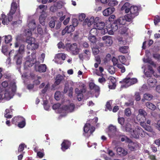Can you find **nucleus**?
Here are the masks:
<instances>
[{"instance_id": "cd10ccee", "label": "nucleus", "mask_w": 160, "mask_h": 160, "mask_svg": "<svg viewBox=\"0 0 160 160\" xmlns=\"http://www.w3.org/2000/svg\"><path fill=\"white\" fill-rule=\"evenodd\" d=\"M117 153L119 155L125 156L127 154V151L126 150L121 147H118L117 149Z\"/></svg>"}, {"instance_id": "b1692460", "label": "nucleus", "mask_w": 160, "mask_h": 160, "mask_svg": "<svg viewBox=\"0 0 160 160\" xmlns=\"http://www.w3.org/2000/svg\"><path fill=\"white\" fill-rule=\"evenodd\" d=\"M130 4L128 2L125 3L121 7V10L122 12H124L126 13H129L130 9Z\"/></svg>"}, {"instance_id": "4be33fe9", "label": "nucleus", "mask_w": 160, "mask_h": 160, "mask_svg": "<svg viewBox=\"0 0 160 160\" xmlns=\"http://www.w3.org/2000/svg\"><path fill=\"white\" fill-rule=\"evenodd\" d=\"M83 90V89L79 90L78 88H76L75 89V92L77 95L78 99L79 101H81L83 98L82 92Z\"/></svg>"}, {"instance_id": "f704fd0d", "label": "nucleus", "mask_w": 160, "mask_h": 160, "mask_svg": "<svg viewBox=\"0 0 160 160\" xmlns=\"http://www.w3.org/2000/svg\"><path fill=\"white\" fill-rule=\"evenodd\" d=\"M12 107H10V109H6L5 111V117L7 118H10L12 117V116L10 114L11 112H12V109L11 108Z\"/></svg>"}, {"instance_id": "ea45409f", "label": "nucleus", "mask_w": 160, "mask_h": 160, "mask_svg": "<svg viewBox=\"0 0 160 160\" xmlns=\"http://www.w3.org/2000/svg\"><path fill=\"white\" fill-rule=\"evenodd\" d=\"M152 96L149 93H146L143 95V99H142V101H144L143 99L146 100H150L152 98Z\"/></svg>"}, {"instance_id": "aec40b11", "label": "nucleus", "mask_w": 160, "mask_h": 160, "mask_svg": "<svg viewBox=\"0 0 160 160\" xmlns=\"http://www.w3.org/2000/svg\"><path fill=\"white\" fill-rule=\"evenodd\" d=\"M47 66L45 64H41L39 66H36L35 67V70L40 72H45Z\"/></svg>"}, {"instance_id": "f257e3e1", "label": "nucleus", "mask_w": 160, "mask_h": 160, "mask_svg": "<svg viewBox=\"0 0 160 160\" xmlns=\"http://www.w3.org/2000/svg\"><path fill=\"white\" fill-rule=\"evenodd\" d=\"M125 130L128 132H130L131 136L134 138H138L140 136L142 137L145 136V133L140 127H137L135 130L132 131V126L130 124L126 123L125 126Z\"/></svg>"}, {"instance_id": "5701e85b", "label": "nucleus", "mask_w": 160, "mask_h": 160, "mask_svg": "<svg viewBox=\"0 0 160 160\" xmlns=\"http://www.w3.org/2000/svg\"><path fill=\"white\" fill-rule=\"evenodd\" d=\"M115 8H109L103 12V15L105 16H108L112 14L114 11Z\"/></svg>"}, {"instance_id": "bb28decb", "label": "nucleus", "mask_w": 160, "mask_h": 160, "mask_svg": "<svg viewBox=\"0 0 160 160\" xmlns=\"http://www.w3.org/2000/svg\"><path fill=\"white\" fill-rule=\"evenodd\" d=\"M65 76L63 75V76L61 75L60 74L58 75L56 78V81L54 83L55 85H58L64 79Z\"/></svg>"}, {"instance_id": "20e7f679", "label": "nucleus", "mask_w": 160, "mask_h": 160, "mask_svg": "<svg viewBox=\"0 0 160 160\" xmlns=\"http://www.w3.org/2000/svg\"><path fill=\"white\" fill-rule=\"evenodd\" d=\"M139 8L136 6H132L130 7L129 13L126 15V16L128 18V20L129 22H131L139 14Z\"/></svg>"}, {"instance_id": "8fccbe9b", "label": "nucleus", "mask_w": 160, "mask_h": 160, "mask_svg": "<svg viewBox=\"0 0 160 160\" xmlns=\"http://www.w3.org/2000/svg\"><path fill=\"white\" fill-rule=\"evenodd\" d=\"M118 2L115 0H110L108 5L109 6L113 7L118 4Z\"/></svg>"}, {"instance_id": "1a4fd4ad", "label": "nucleus", "mask_w": 160, "mask_h": 160, "mask_svg": "<svg viewBox=\"0 0 160 160\" xmlns=\"http://www.w3.org/2000/svg\"><path fill=\"white\" fill-rule=\"evenodd\" d=\"M132 73H130L128 75L127 77L123 80V82L125 83L123 86L127 88L132 85L135 84L137 82V80L136 78H131L129 77L130 75H132Z\"/></svg>"}, {"instance_id": "423d86ee", "label": "nucleus", "mask_w": 160, "mask_h": 160, "mask_svg": "<svg viewBox=\"0 0 160 160\" xmlns=\"http://www.w3.org/2000/svg\"><path fill=\"white\" fill-rule=\"evenodd\" d=\"M111 28H109L107 29L105 28L104 30H102V34L104 35L108 33L110 35H113L114 32L116 31L120 27L117 21L115 20L110 26Z\"/></svg>"}, {"instance_id": "0e129e2a", "label": "nucleus", "mask_w": 160, "mask_h": 160, "mask_svg": "<svg viewBox=\"0 0 160 160\" xmlns=\"http://www.w3.org/2000/svg\"><path fill=\"white\" fill-rule=\"evenodd\" d=\"M37 31L38 33L42 35L43 33V30L40 25H38L37 26Z\"/></svg>"}, {"instance_id": "0eeeda50", "label": "nucleus", "mask_w": 160, "mask_h": 160, "mask_svg": "<svg viewBox=\"0 0 160 160\" xmlns=\"http://www.w3.org/2000/svg\"><path fill=\"white\" fill-rule=\"evenodd\" d=\"M26 42L28 43L27 48L28 49L35 50L38 47V43L36 42L35 39L32 37L26 39Z\"/></svg>"}, {"instance_id": "4c0bfd02", "label": "nucleus", "mask_w": 160, "mask_h": 160, "mask_svg": "<svg viewBox=\"0 0 160 160\" xmlns=\"http://www.w3.org/2000/svg\"><path fill=\"white\" fill-rule=\"evenodd\" d=\"M39 22L42 25L44 26L45 23V17L44 14H41L39 18Z\"/></svg>"}, {"instance_id": "473e14b6", "label": "nucleus", "mask_w": 160, "mask_h": 160, "mask_svg": "<svg viewBox=\"0 0 160 160\" xmlns=\"http://www.w3.org/2000/svg\"><path fill=\"white\" fill-rule=\"evenodd\" d=\"M145 70H144V72L145 75L147 77H150L153 73V70H152V68L150 66H148V71H147L146 72H145Z\"/></svg>"}, {"instance_id": "864d4df0", "label": "nucleus", "mask_w": 160, "mask_h": 160, "mask_svg": "<svg viewBox=\"0 0 160 160\" xmlns=\"http://www.w3.org/2000/svg\"><path fill=\"white\" fill-rule=\"evenodd\" d=\"M50 86V85L49 84H47L45 86V87L41 91V93H40V95L42 97L43 95V94H45L46 92L47 91L48 89V88Z\"/></svg>"}, {"instance_id": "13d9d810", "label": "nucleus", "mask_w": 160, "mask_h": 160, "mask_svg": "<svg viewBox=\"0 0 160 160\" xmlns=\"http://www.w3.org/2000/svg\"><path fill=\"white\" fill-rule=\"evenodd\" d=\"M25 145L24 144H21L19 145L18 152H17V154H18L19 152H21L23 151L24 149Z\"/></svg>"}, {"instance_id": "f03ea898", "label": "nucleus", "mask_w": 160, "mask_h": 160, "mask_svg": "<svg viewBox=\"0 0 160 160\" xmlns=\"http://www.w3.org/2000/svg\"><path fill=\"white\" fill-rule=\"evenodd\" d=\"M17 8V3L14 0L11 4V10L8 15V18L4 14H2L0 18V20L2 21V23L4 25H8L9 22L12 20V15L14 13Z\"/></svg>"}, {"instance_id": "6ab92c4d", "label": "nucleus", "mask_w": 160, "mask_h": 160, "mask_svg": "<svg viewBox=\"0 0 160 160\" xmlns=\"http://www.w3.org/2000/svg\"><path fill=\"white\" fill-rule=\"evenodd\" d=\"M52 108L55 110L56 112L57 113H61L64 112V108L62 106H61L59 103L54 104L52 106Z\"/></svg>"}, {"instance_id": "de8ad7c7", "label": "nucleus", "mask_w": 160, "mask_h": 160, "mask_svg": "<svg viewBox=\"0 0 160 160\" xmlns=\"http://www.w3.org/2000/svg\"><path fill=\"white\" fill-rule=\"evenodd\" d=\"M128 47L127 46L122 47L119 48L120 51L122 53H126L128 52Z\"/></svg>"}, {"instance_id": "680f3d73", "label": "nucleus", "mask_w": 160, "mask_h": 160, "mask_svg": "<svg viewBox=\"0 0 160 160\" xmlns=\"http://www.w3.org/2000/svg\"><path fill=\"white\" fill-rule=\"evenodd\" d=\"M154 24L156 25L160 22V17L158 16H156L155 17L154 20Z\"/></svg>"}, {"instance_id": "412c9836", "label": "nucleus", "mask_w": 160, "mask_h": 160, "mask_svg": "<svg viewBox=\"0 0 160 160\" xmlns=\"http://www.w3.org/2000/svg\"><path fill=\"white\" fill-rule=\"evenodd\" d=\"M128 143V148L131 151H134L139 147L138 144L136 142H132L130 140V141H129Z\"/></svg>"}, {"instance_id": "f8f14e48", "label": "nucleus", "mask_w": 160, "mask_h": 160, "mask_svg": "<svg viewBox=\"0 0 160 160\" xmlns=\"http://www.w3.org/2000/svg\"><path fill=\"white\" fill-rule=\"evenodd\" d=\"M99 18L97 17L95 18V23H94V27H95L98 30H101L102 33V30L105 28V24L103 22H100L99 20Z\"/></svg>"}, {"instance_id": "2f4dec72", "label": "nucleus", "mask_w": 160, "mask_h": 160, "mask_svg": "<svg viewBox=\"0 0 160 160\" xmlns=\"http://www.w3.org/2000/svg\"><path fill=\"white\" fill-rule=\"evenodd\" d=\"M140 124L145 130L149 132L152 131V128L150 126L146 125L145 121L140 123Z\"/></svg>"}, {"instance_id": "bf43d9fd", "label": "nucleus", "mask_w": 160, "mask_h": 160, "mask_svg": "<svg viewBox=\"0 0 160 160\" xmlns=\"http://www.w3.org/2000/svg\"><path fill=\"white\" fill-rule=\"evenodd\" d=\"M124 113L125 115L128 117L130 116L131 115V110L129 108H126L125 110Z\"/></svg>"}, {"instance_id": "c85d7f7f", "label": "nucleus", "mask_w": 160, "mask_h": 160, "mask_svg": "<svg viewBox=\"0 0 160 160\" xmlns=\"http://www.w3.org/2000/svg\"><path fill=\"white\" fill-rule=\"evenodd\" d=\"M157 80L154 78H149L148 80V85L151 87H154L157 83Z\"/></svg>"}, {"instance_id": "e433bc0d", "label": "nucleus", "mask_w": 160, "mask_h": 160, "mask_svg": "<svg viewBox=\"0 0 160 160\" xmlns=\"http://www.w3.org/2000/svg\"><path fill=\"white\" fill-rule=\"evenodd\" d=\"M47 6L44 5H40L38 6L37 8V10L38 12L42 13L45 11L46 10Z\"/></svg>"}, {"instance_id": "338daca9", "label": "nucleus", "mask_w": 160, "mask_h": 160, "mask_svg": "<svg viewBox=\"0 0 160 160\" xmlns=\"http://www.w3.org/2000/svg\"><path fill=\"white\" fill-rule=\"evenodd\" d=\"M118 123L122 126L124 123V119L123 118H120L119 117L118 118Z\"/></svg>"}, {"instance_id": "4d7b16f0", "label": "nucleus", "mask_w": 160, "mask_h": 160, "mask_svg": "<svg viewBox=\"0 0 160 160\" xmlns=\"http://www.w3.org/2000/svg\"><path fill=\"white\" fill-rule=\"evenodd\" d=\"M8 48L7 46L3 45L2 46V52L5 55L8 54Z\"/></svg>"}, {"instance_id": "79ce46f5", "label": "nucleus", "mask_w": 160, "mask_h": 160, "mask_svg": "<svg viewBox=\"0 0 160 160\" xmlns=\"http://www.w3.org/2000/svg\"><path fill=\"white\" fill-rule=\"evenodd\" d=\"M84 53L86 54L84 56V58H85L86 60H88L90 56V52L88 49L83 51Z\"/></svg>"}, {"instance_id": "c03bdc74", "label": "nucleus", "mask_w": 160, "mask_h": 160, "mask_svg": "<svg viewBox=\"0 0 160 160\" xmlns=\"http://www.w3.org/2000/svg\"><path fill=\"white\" fill-rule=\"evenodd\" d=\"M4 37L5 43H9L12 41V36L10 35L5 36Z\"/></svg>"}, {"instance_id": "393cba45", "label": "nucleus", "mask_w": 160, "mask_h": 160, "mask_svg": "<svg viewBox=\"0 0 160 160\" xmlns=\"http://www.w3.org/2000/svg\"><path fill=\"white\" fill-rule=\"evenodd\" d=\"M71 143L68 140H64L62 144V149L63 151H65L68 149L70 147Z\"/></svg>"}, {"instance_id": "37998d69", "label": "nucleus", "mask_w": 160, "mask_h": 160, "mask_svg": "<svg viewBox=\"0 0 160 160\" xmlns=\"http://www.w3.org/2000/svg\"><path fill=\"white\" fill-rule=\"evenodd\" d=\"M143 61L145 63H148L154 66H155V65L153 61H152L151 59L149 58H148L146 59L145 58H143Z\"/></svg>"}, {"instance_id": "a211bd4d", "label": "nucleus", "mask_w": 160, "mask_h": 160, "mask_svg": "<svg viewBox=\"0 0 160 160\" xmlns=\"http://www.w3.org/2000/svg\"><path fill=\"white\" fill-rule=\"evenodd\" d=\"M120 26H122L125 24L126 21L129 22L128 20V18L126 15L124 17H120L116 20Z\"/></svg>"}, {"instance_id": "c9c22d12", "label": "nucleus", "mask_w": 160, "mask_h": 160, "mask_svg": "<svg viewBox=\"0 0 160 160\" xmlns=\"http://www.w3.org/2000/svg\"><path fill=\"white\" fill-rule=\"evenodd\" d=\"M89 86L91 89L94 90L96 92H98L99 90V88L96 86L93 82H91L89 84Z\"/></svg>"}, {"instance_id": "2eb2a0df", "label": "nucleus", "mask_w": 160, "mask_h": 160, "mask_svg": "<svg viewBox=\"0 0 160 160\" xmlns=\"http://www.w3.org/2000/svg\"><path fill=\"white\" fill-rule=\"evenodd\" d=\"M63 3L62 2H58L55 3L53 6H51L50 8V10L52 12H56L58 9H60L62 8Z\"/></svg>"}, {"instance_id": "a18cd8bd", "label": "nucleus", "mask_w": 160, "mask_h": 160, "mask_svg": "<svg viewBox=\"0 0 160 160\" xmlns=\"http://www.w3.org/2000/svg\"><path fill=\"white\" fill-rule=\"evenodd\" d=\"M98 29L95 27H94V28H92L90 31L89 35H94V36H95L98 34Z\"/></svg>"}, {"instance_id": "3c124183", "label": "nucleus", "mask_w": 160, "mask_h": 160, "mask_svg": "<svg viewBox=\"0 0 160 160\" xmlns=\"http://www.w3.org/2000/svg\"><path fill=\"white\" fill-rule=\"evenodd\" d=\"M140 91L142 92L148 91L150 90V89L145 84H143L141 88H140Z\"/></svg>"}, {"instance_id": "7c9ffc66", "label": "nucleus", "mask_w": 160, "mask_h": 160, "mask_svg": "<svg viewBox=\"0 0 160 160\" xmlns=\"http://www.w3.org/2000/svg\"><path fill=\"white\" fill-rule=\"evenodd\" d=\"M25 118L21 116L15 117L12 119V122L13 123H16L17 122L18 123L21 121L24 120Z\"/></svg>"}, {"instance_id": "a19ab883", "label": "nucleus", "mask_w": 160, "mask_h": 160, "mask_svg": "<svg viewBox=\"0 0 160 160\" xmlns=\"http://www.w3.org/2000/svg\"><path fill=\"white\" fill-rule=\"evenodd\" d=\"M127 29V28L124 26H120L118 29L119 32L120 34H123L126 32Z\"/></svg>"}, {"instance_id": "c756f323", "label": "nucleus", "mask_w": 160, "mask_h": 160, "mask_svg": "<svg viewBox=\"0 0 160 160\" xmlns=\"http://www.w3.org/2000/svg\"><path fill=\"white\" fill-rule=\"evenodd\" d=\"M95 18L93 17H91L90 18H87L85 19V22L87 24L88 27H90L93 23H95Z\"/></svg>"}, {"instance_id": "dca6fc26", "label": "nucleus", "mask_w": 160, "mask_h": 160, "mask_svg": "<svg viewBox=\"0 0 160 160\" xmlns=\"http://www.w3.org/2000/svg\"><path fill=\"white\" fill-rule=\"evenodd\" d=\"M120 139L121 141L122 142H128L129 141H130V140L129 138L120 132L119 133V134L116 137L115 139L119 140Z\"/></svg>"}, {"instance_id": "052dcab7", "label": "nucleus", "mask_w": 160, "mask_h": 160, "mask_svg": "<svg viewBox=\"0 0 160 160\" xmlns=\"http://www.w3.org/2000/svg\"><path fill=\"white\" fill-rule=\"evenodd\" d=\"M26 125L25 119L23 121H21L18 124V126L20 128H23Z\"/></svg>"}, {"instance_id": "9d476101", "label": "nucleus", "mask_w": 160, "mask_h": 160, "mask_svg": "<svg viewBox=\"0 0 160 160\" xmlns=\"http://www.w3.org/2000/svg\"><path fill=\"white\" fill-rule=\"evenodd\" d=\"M66 48L67 50L70 51L74 55L78 54L79 52V49L78 48L77 44L76 43L71 45L67 44L66 45Z\"/></svg>"}, {"instance_id": "39448f33", "label": "nucleus", "mask_w": 160, "mask_h": 160, "mask_svg": "<svg viewBox=\"0 0 160 160\" xmlns=\"http://www.w3.org/2000/svg\"><path fill=\"white\" fill-rule=\"evenodd\" d=\"M24 47L23 45H21L19 50L16 52L13 59L17 64H20L22 63V54L24 52Z\"/></svg>"}, {"instance_id": "a878e982", "label": "nucleus", "mask_w": 160, "mask_h": 160, "mask_svg": "<svg viewBox=\"0 0 160 160\" xmlns=\"http://www.w3.org/2000/svg\"><path fill=\"white\" fill-rule=\"evenodd\" d=\"M64 112L65 111L68 112H72L73 111L75 108V105L73 103H71L68 106H66L64 107Z\"/></svg>"}, {"instance_id": "58836bf2", "label": "nucleus", "mask_w": 160, "mask_h": 160, "mask_svg": "<svg viewBox=\"0 0 160 160\" xmlns=\"http://www.w3.org/2000/svg\"><path fill=\"white\" fill-rule=\"evenodd\" d=\"M146 106L148 108L152 110H155L156 108V106L154 104L150 102H147L146 103Z\"/></svg>"}, {"instance_id": "774afa93", "label": "nucleus", "mask_w": 160, "mask_h": 160, "mask_svg": "<svg viewBox=\"0 0 160 160\" xmlns=\"http://www.w3.org/2000/svg\"><path fill=\"white\" fill-rule=\"evenodd\" d=\"M154 126L156 128L160 131V120L158 121L157 123L155 124Z\"/></svg>"}, {"instance_id": "f3484780", "label": "nucleus", "mask_w": 160, "mask_h": 160, "mask_svg": "<svg viewBox=\"0 0 160 160\" xmlns=\"http://www.w3.org/2000/svg\"><path fill=\"white\" fill-rule=\"evenodd\" d=\"M28 26L29 29L31 30H34L36 27L34 20L29 18L28 19Z\"/></svg>"}, {"instance_id": "e2e57ef3", "label": "nucleus", "mask_w": 160, "mask_h": 160, "mask_svg": "<svg viewBox=\"0 0 160 160\" xmlns=\"http://www.w3.org/2000/svg\"><path fill=\"white\" fill-rule=\"evenodd\" d=\"M134 98L137 101H139L140 100L141 97L139 92H136L135 93Z\"/></svg>"}, {"instance_id": "4468645a", "label": "nucleus", "mask_w": 160, "mask_h": 160, "mask_svg": "<svg viewBox=\"0 0 160 160\" xmlns=\"http://www.w3.org/2000/svg\"><path fill=\"white\" fill-rule=\"evenodd\" d=\"M102 39L104 41V44L105 46H110L112 43V37L108 35L102 37Z\"/></svg>"}, {"instance_id": "603ef678", "label": "nucleus", "mask_w": 160, "mask_h": 160, "mask_svg": "<svg viewBox=\"0 0 160 160\" xmlns=\"http://www.w3.org/2000/svg\"><path fill=\"white\" fill-rule=\"evenodd\" d=\"M75 27L73 26L70 25L69 26H67L66 27V29H67L68 31V33H70L71 32H73L75 29Z\"/></svg>"}, {"instance_id": "72a5a7b5", "label": "nucleus", "mask_w": 160, "mask_h": 160, "mask_svg": "<svg viewBox=\"0 0 160 160\" xmlns=\"http://www.w3.org/2000/svg\"><path fill=\"white\" fill-rule=\"evenodd\" d=\"M66 55L63 53H59L57 54L55 58V60L58 62V59H62L64 60L65 59Z\"/></svg>"}, {"instance_id": "09e8293b", "label": "nucleus", "mask_w": 160, "mask_h": 160, "mask_svg": "<svg viewBox=\"0 0 160 160\" xmlns=\"http://www.w3.org/2000/svg\"><path fill=\"white\" fill-rule=\"evenodd\" d=\"M88 39L90 42L93 43H95L96 41V39L95 36L89 35Z\"/></svg>"}, {"instance_id": "69168bd1", "label": "nucleus", "mask_w": 160, "mask_h": 160, "mask_svg": "<svg viewBox=\"0 0 160 160\" xmlns=\"http://www.w3.org/2000/svg\"><path fill=\"white\" fill-rule=\"evenodd\" d=\"M117 67L121 69V71L122 72H124L125 71V67L123 66L122 64H118L117 65Z\"/></svg>"}, {"instance_id": "7ed1b4c3", "label": "nucleus", "mask_w": 160, "mask_h": 160, "mask_svg": "<svg viewBox=\"0 0 160 160\" xmlns=\"http://www.w3.org/2000/svg\"><path fill=\"white\" fill-rule=\"evenodd\" d=\"M98 120V118H95L87 122L84 128V133L83 134L84 136L88 137L94 131L95 128L93 125L97 122Z\"/></svg>"}, {"instance_id": "6e6552de", "label": "nucleus", "mask_w": 160, "mask_h": 160, "mask_svg": "<svg viewBox=\"0 0 160 160\" xmlns=\"http://www.w3.org/2000/svg\"><path fill=\"white\" fill-rule=\"evenodd\" d=\"M108 135L109 137L110 138H113L115 139L120 132L118 131L116 126L112 125H110L108 127Z\"/></svg>"}, {"instance_id": "6e6d98bb", "label": "nucleus", "mask_w": 160, "mask_h": 160, "mask_svg": "<svg viewBox=\"0 0 160 160\" xmlns=\"http://www.w3.org/2000/svg\"><path fill=\"white\" fill-rule=\"evenodd\" d=\"M118 58L122 64H125L126 65H128V64H125V62L126 61V59L124 56H119Z\"/></svg>"}, {"instance_id": "5fc2aeb1", "label": "nucleus", "mask_w": 160, "mask_h": 160, "mask_svg": "<svg viewBox=\"0 0 160 160\" xmlns=\"http://www.w3.org/2000/svg\"><path fill=\"white\" fill-rule=\"evenodd\" d=\"M108 72L112 74L114 73L115 72V68L114 67L112 66H109L108 69Z\"/></svg>"}, {"instance_id": "49530a36", "label": "nucleus", "mask_w": 160, "mask_h": 160, "mask_svg": "<svg viewBox=\"0 0 160 160\" xmlns=\"http://www.w3.org/2000/svg\"><path fill=\"white\" fill-rule=\"evenodd\" d=\"M31 30L29 29H27L25 30L24 31V33L25 35L27 37L26 39L29 38H31V36L32 35L31 32Z\"/></svg>"}, {"instance_id": "ddd939ff", "label": "nucleus", "mask_w": 160, "mask_h": 160, "mask_svg": "<svg viewBox=\"0 0 160 160\" xmlns=\"http://www.w3.org/2000/svg\"><path fill=\"white\" fill-rule=\"evenodd\" d=\"M32 58L31 59H29L27 60L24 64L25 68H27V67H32L33 65L36 62V55L34 53H32L31 55Z\"/></svg>"}, {"instance_id": "9b49d317", "label": "nucleus", "mask_w": 160, "mask_h": 160, "mask_svg": "<svg viewBox=\"0 0 160 160\" xmlns=\"http://www.w3.org/2000/svg\"><path fill=\"white\" fill-rule=\"evenodd\" d=\"M139 113L136 117L137 120L140 122L145 121L147 112L143 109H140L138 110Z\"/></svg>"}]
</instances>
